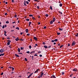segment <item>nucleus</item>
I'll list each match as a JSON object with an SVG mask.
<instances>
[{
	"label": "nucleus",
	"instance_id": "f257e3e1",
	"mask_svg": "<svg viewBox=\"0 0 78 78\" xmlns=\"http://www.w3.org/2000/svg\"><path fill=\"white\" fill-rule=\"evenodd\" d=\"M76 44V43L75 42V41H73L72 43V46H74V45Z\"/></svg>",
	"mask_w": 78,
	"mask_h": 78
},
{
	"label": "nucleus",
	"instance_id": "f03ea898",
	"mask_svg": "<svg viewBox=\"0 0 78 78\" xmlns=\"http://www.w3.org/2000/svg\"><path fill=\"white\" fill-rule=\"evenodd\" d=\"M9 69H12V71H13V70H14V68L13 67H9Z\"/></svg>",
	"mask_w": 78,
	"mask_h": 78
},
{
	"label": "nucleus",
	"instance_id": "7ed1b4c3",
	"mask_svg": "<svg viewBox=\"0 0 78 78\" xmlns=\"http://www.w3.org/2000/svg\"><path fill=\"white\" fill-rule=\"evenodd\" d=\"M4 51H5L4 49H1L0 50V52L2 53H3Z\"/></svg>",
	"mask_w": 78,
	"mask_h": 78
},
{
	"label": "nucleus",
	"instance_id": "20e7f679",
	"mask_svg": "<svg viewBox=\"0 0 78 78\" xmlns=\"http://www.w3.org/2000/svg\"><path fill=\"white\" fill-rule=\"evenodd\" d=\"M51 78H56V77H55V76L52 75V76H51Z\"/></svg>",
	"mask_w": 78,
	"mask_h": 78
},
{
	"label": "nucleus",
	"instance_id": "39448f33",
	"mask_svg": "<svg viewBox=\"0 0 78 78\" xmlns=\"http://www.w3.org/2000/svg\"><path fill=\"white\" fill-rule=\"evenodd\" d=\"M33 38L34 40L36 41H37L38 40L37 37H34Z\"/></svg>",
	"mask_w": 78,
	"mask_h": 78
},
{
	"label": "nucleus",
	"instance_id": "423d86ee",
	"mask_svg": "<svg viewBox=\"0 0 78 78\" xmlns=\"http://www.w3.org/2000/svg\"><path fill=\"white\" fill-rule=\"evenodd\" d=\"M35 53V51H31V52H30V54L31 55H32V53Z\"/></svg>",
	"mask_w": 78,
	"mask_h": 78
},
{
	"label": "nucleus",
	"instance_id": "0eeeda50",
	"mask_svg": "<svg viewBox=\"0 0 78 78\" xmlns=\"http://www.w3.org/2000/svg\"><path fill=\"white\" fill-rule=\"evenodd\" d=\"M55 20H56L55 18H53L52 21L53 22H54L55 21Z\"/></svg>",
	"mask_w": 78,
	"mask_h": 78
},
{
	"label": "nucleus",
	"instance_id": "6e6552de",
	"mask_svg": "<svg viewBox=\"0 0 78 78\" xmlns=\"http://www.w3.org/2000/svg\"><path fill=\"white\" fill-rule=\"evenodd\" d=\"M15 40L16 41H19L20 40V39H19L18 37H17L16 38V39H15Z\"/></svg>",
	"mask_w": 78,
	"mask_h": 78
},
{
	"label": "nucleus",
	"instance_id": "1a4fd4ad",
	"mask_svg": "<svg viewBox=\"0 0 78 78\" xmlns=\"http://www.w3.org/2000/svg\"><path fill=\"white\" fill-rule=\"evenodd\" d=\"M28 31H29V30L28 29H26L25 31L27 33H28Z\"/></svg>",
	"mask_w": 78,
	"mask_h": 78
},
{
	"label": "nucleus",
	"instance_id": "9d476101",
	"mask_svg": "<svg viewBox=\"0 0 78 78\" xmlns=\"http://www.w3.org/2000/svg\"><path fill=\"white\" fill-rule=\"evenodd\" d=\"M53 21H52V20H51V21L50 22V24H52L53 23Z\"/></svg>",
	"mask_w": 78,
	"mask_h": 78
},
{
	"label": "nucleus",
	"instance_id": "9b49d317",
	"mask_svg": "<svg viewBox=\"0 0 78 78\" xmlns=\"http://www.w3.org/2000/svg\"><path fill=\"white\" fill-rule=\"evenodd\" d=\"M18 51L19 52H20V48H18Z\"/></svg>",
	"mask_w": 78,
	"mask_h": 78
},
{
	"label": "nucleus",
	"instance_id": "f8f14e48",
	"mask_svg": "<svg viewBox=\"0 0 78 78\" xmlns=\"http://www.w3.org/2000/svg\"><path fill=\"white\" fill-rule=\"evenodd\" d=\"M44 47L45 48H48V47L46 45H45Z\"/></svg>",
	"mask_w": 78,
	"mask_h": 78
},
{
	"label": "nucleus",
	"instance_id": "ddd939ff",
	"mask_svg": "<svg viewBox=\"0 0 78 78\" xmlns=\"http://www.w3.org/2000/svg\"><path fill=\"white\" fill-rule=\"evenodd\" d=\"M29 16L30 17H33L34 16V15L32 14H30L29 15Z\"/></svg>",
	"mask_w": 78,
	"mask_h": 78
},
{
	"label": "nucleus",
	"instance_id": "4468645a",
	"mask_svg": "<svg viewBox=\"0 0 78 78\" xmlns=\"http://www.w3.org/2000/svg\"><path fill=\"white\" fill-rule=\"evenodd\" d=\"M59 5L60 7H62V3H60L59 4Z\"/></svg>",
	"mask_w": 78,
	"mask_h": 78
},
{
	"label": "nucleus",
	"instance_id": "2eb2a0df",
	"mask_svg": "<svg viewBox=\"0 0 78 78\" xmlns=\"http://www.w3.org/2000/svg\"><path fill=\"white\" fill-rule=\"evenodd\" d=\"M59 30L61 31H63V29H61V28H59Z\"/></svg>",
	"mask_w": 78,
	"mask_h": 78
},
{
	"label": "nucleus",
	"instance_id": "dca6fc26",
	"mask_svg": "<svg viewBox=\"0 0 78 78\" xmlns=\"http://www.w3.org/2000/svg\"><path fill=\"white\" fill-rule=\"evenodd\" d=\"M15 55L17 57H19L20 56L19 55H17L16 54H15Z\"/></svg>",
	"mask_w": 78,
	"mask_h": 78
},
{
	"label": "nucleus",
	"instance_id": "f3484780",
	"mask_svg": "<svg viewBox=\"0 0 78 78\" xmlns=\"http://www.w3.org/2000/svg\"><path fill=\"white\" fill-rule=\"evenodd\" d=\"M73 71H76V70H77V69H74L73 70Z\"/></svg>",
	"mask_w": 78,
	"mask_h": 78
},
{
	"label": "nucleus",
	"instance_id": "a211bd4d",
	"mask_svg": "<svg viewBox=\"0 0 78 78\" xmlns=\"http://www.w3.org/2000/svg\"><path fill=\"white\" fill-rule=\"evenodd\" d=\"M64 74H65V72H62V75H64Z\"/></svg>",
	"mask_w": 78,
	"mask_h": 78
},
{
	"label": "nucleus",
	"instance_id": "6ab92c4d",
	"mask_svg": "<svg viewBox=\"0 0 78 78\" xmlns=\"http://www.w3.org/2000/svg\"><path fill=\"white\" fill-rule=\"evenodd\" d=\"M16 29H17L18 30H20V28L19 27H16Z\"/></svg>",
	"mask_w": 78,
	"mask_h": 78
},
{
	"label": "nucleus",
	"instance_id": "aec40b11",
	"mask_svg": "<svg viewBox=\"0 0 78 78\" xmlns=\"http://www.w3.org/2000/svg\"><path fill=\"white\" fill-rule=\"evenodd\" d=\"M50 9H51V10H53V9H52V7L51 6H50Z\"/></svg>",
	"mask_w": 78,
	"mask_h": 78
},
{
	"label": "nucleus",
	"instance_id": "412c9836",
	"mask_svg": "<svg viewBox=\"0 0 78 78\" xmlns=\"http://www.w3.org/2000/svg\"><path fill=\"white\" fill-rule=\"evenodd\" d=\"M29 48L30 49H31L32 48V47L31 45L29 46Z\"/></svg>",
	"mask_w": 78,
	"mask_h": 78
},
{
	"label": "nucleus",
	"instance_id": "4be33fe9",
	"mask_svg": "<svg viewBox=\"0 0 78 78\" xmlns=\"http://www.w3.org/2000/svg\"><path fill=\"white\" fill-rule=\"evenodd\" d=\"M26 3L27 4H29V2L27 1H26Z\"/></svg>",
	"mask_w": 78,
	"mask_h": 78
},
{
	"label": "nucleus",
	"instance_id": "5701e85b",
	"mask_svg": "<svg viewBox=\"0 0 78 78\" xmlns=\"http://www.w3.org/2000/svg\"><path fill=\"white\" fill-rule=\"evenodd\" d=\"M64 46L63 45H62L60 47V48H61L62 47Z\"/></svg>",
	"mask_w": 78,
	"mask_h": 78
},
{
	"label": "nucleus",
	"instance_id": "b1692460",
	"mask_svg": "<svg viewBox=\"0 0 78 78\" xmlns=\"http://www.w3.org/2000/svg\"><path fill=\"white\" fill-rule=\"evenodd\" d=\"M4 54H5L4 53H3V54L1 53V56L4 55Z\"/></svg>",
	"mask_w": 78,
	"mask_h": 78
},
{
	"label": "nucleus",
	"instance_id": "393cba45",
	"mask_svg": "<svg viewBox=\"0 0 78 78\" xmlns=\"http://www.w3.org/2000/svg\"><path fill=\"white\" fill-rule=\"evenodd\" d=\"M5 23H6L8 24V23H9V21H6Z\"/></svg>",
	"mask_w": 78,
	"mask_h": 78
},
{
	"label": "nucleus",
	"instance_id": "a878e982",
	"mask_svg": "<svg viewBox=\"0 0 78 78\" xmlns=\"http://www.w3.org/2000/svg\"><path fill=\"white\" fill-rule=\"evenodd\" d=\"M57 34L58 35H59L60 34V32H59H59H57Z\"/></svg>",
	"mask_w": 78,
	"mask_h": 78
},
{
	"label": "nucleus",
	"instance_id": "bb28decb",
	"mask_svg": "<svg viewBox=\"0 0 78 78\" xmlns=\"http://www.w3.org/2000/svg\"><path fill=\"white\" fill-rule=\"evenodd\" d=\"M24 5L25 6H27V4H26V2H25V3H24Z\"/></svg>",
	"mask_w": 78,
	"mask_h": 78
},
{
	"label": "nucleus",
	"instance_id": "cd10ccee",
	"mask_svg": "<svg viewBox=\"0 0 78 78\" xmlns=\"http://www.w3.org/2000/svg\"><path fill=\"white\" fill-rule=\"evenodd\" d=\"M45 16H46V17H48V14H46L45 15Z\"/></svg>",
	"mask_w": 78,
	"mask_h": 78
},
{
	"label": "nucleus",
	"instance_id": "c85d7f7f",
	"mask_svg": "<svg viewBox=\"0 0 78 78\" xmlns=\"http://www.w3.org/2000/svg\"><path fill=\"white\" fill-rule=\"evenodd\" d=\"M75 36L76 37H78V34H76Z\"/></svg>",
	"mask_w": 78,
	"mask_h": 78
},
{
	"label": "nucleus",
	"instance_id": "c756f323",
	"mask_svg": "<svg viewBox=\"0 0 78 78\" xmlns=\"http://www.w3.org/2000/svg\"><path fill=\"white\" fill-rule=\"evenodd\" d=\"M26 20H27V21H29L30 20V19H26Z\"/></svg>",
	"mask_w": 78,
	"mask_h": 78
},
{
	"label": "nucleus",
	"instance_id": "7c9ffc66",
	"mask_svg": "<svg viewBox=\"0 0 78 78\" xmlns=\"http://www.w3.org/2000/svg\"><path fill=\"white\" fill-rule=\"evenodd\" d=\"M31 76L30 75H29V76H28V77H27V78H30Z\"/></svg>",
	"mask_w": 78,
	"mask_h": 78
},
{
	"label": "nucleus",
	"instance_id": "2f4dec72",
	"mask_svg": "<svg viewBox=\"0 0 78 78\" xmlns=\"http://www.w3.org/2000/svg\"><path fill=\"white\" fill-rule=\"evenodd\" d=\"M32 19L33 20H35V18H34V17H32Z\"/></svg>",
	"mask_w": 78,
	"mask_h": 78
},
{
	"label": "nucleus",
	"instance_id": "473e14b6",
	"mask_svg": "<svg viewBox=\"0 0 78 78\" xmlns=\"http://www.w3.org/2000/svg\"><path fill=\"white\" fill-rule=\"evenodd\" d=\"M25 60L26 61H27V58H25Z\"/></svg>",
	"mask_w": 78,
	"mask_h": 78
},
{
	"label": "nucleus",
	"instance_id": "72a5a7b5",
	"mask_svg": "<svg viewBox=\"0 0 78 78\" xmlns=\"http://www.w3.org/2000/svg\"><path fill=\"white\" fill-rule=\"evenodd\" d=\"M8 43H10L11 42V41L10 40H8Z\"/></svg>",
	"mask_w": 78,
	"mask_h": 78
},
{
	"label": "nucleus",
	"instance_id": "f704fd0d",
	"mask_svg": "<svg viewBox=\"0 0 78 78\" xmlns=\"http://www.w3.org/2000/svg\"><path fill=\"white\" fill-rule=\"evenodd\" d=\"M37 9H40L39 7L38 6H37Z\"/></svg>",
	"mask_w": 78,
	"mask_h": 78
},
{
	"label": "nucleus",
	"instance_id": "c9c22d12",
	"mask_svg": "<svg viewBox=\"0 0 78 78\" xmlns=\"http://www.w3.org/2000/svg\"><path fill=\"white\" fill-rule=\"evenodd\" d=\"M4 34H6V32L5 30H4Z\"/></svg>",
	"mask_w": 78,
	"mask_h": 78
},
{
	"label": "nucleus",
	"instance_id": "e433bc0d",
	"mask_svg": "<svg viewBox=\"0 0 78 78\" xmlns=\"http://www.w3.org/2000/svg\"><path fill=\"white\" fill-rule=\"evenodd\" d=\"M51 45H50V46H48V48H51Z\"/></svg>",
	"mask_w": 78,
	"mask_h": 78
},
{
	"label": "nucleus",
	"instance_id": "4c0bfd02",
	"mask_svg": "<svg viewBox=\"0 0 78 78\" xmlns=\"http://www.w3.org/2000/svg\"><path fill=\"white\" fill-rule=\"evenodd\" d=\"M26 53L28 54H29L30 53V52L29 51H27L26 52Z\"/></svg>",
	"mask_w": 78,
	"mask_h": 78
},
{
	"label": "nucleus",
	"instance_id": "58836bf2",
	"mask_svg": "<svg viewBox=\"0 0 78 78\" xmlns=\"http://www.w3.org/2000/svg\"><path fill=\"white\" fill-rule=\"evenodd\" d=\"M32 59L33 60L34 59V56H32Z\"/></svg>",
	"mask_w": 78,
	"mask_h": 78
},
{
	"label": "nucleus",
	"instance_id": "ea45409f",
	"mask_svg": "<svg viewBox=\"0 0 78 78\" xmlns=\"http://www.w3.org/2000/svg\"><path fill=\"white\" fill-rule=\"evenodd\" d=\"M31 23H32V22H29V24L31 25Z\"/></svg>",
	"mask_w": 78,
	"mask_h": 78
},
{
	"label": "nucleus",
	"instance_id": "a19ab883",
	"mask_svg": "<svg viewBox=\"0 0 78 78\" xmlns=\"http://www.w3.org/2000/svg\"><path fill=\"white\" fill-rule=\"evenodd\" d=\"M17 15L16 14L15 15L14 17H17Z\"/></svg>",
	"mask_w": 78,
	"mask_h": 78
},
{
	"label": "nucleus",
	"instance_id": "79ce46f5",
	"mask_svg": "<svg viewBox=\"0 0 78 78\" xmlns=\"http://www.w3.org/2000/svg\"><path fill=\"white\" fill-rule=\"evenodd\" d=\"M46 28H47L46 26H44V29H46Z\"/></svg>",
	"mask_w": 78,
	"mask_h": 78
},
{
	"label": "nucleus",
	"instance_id": "37998d69",
	"mask_svg": "<svg viewBox=\"0 0 78 78\" xmlns=\"http://www.w3.org/2000/svg\"><path fill=\"white\" fill-rule=\"evenodd\" d=\"M34 1L35 2H39V1L37 0H34Z\"/></svg>",
	"mask_w": 78,
	"mask_h": 78
},
{
	"label": "nucleus",
	"instance_id": "c03bdc74",
	"mask_svg": "<svg viewBox=\"0 0 78 78\" xmlns=\"http://www.w3.org/2000/svg\"><path fill=\"white\" fill-rule=\"evenodd\" d=\"M36 31V29H35L34 30V31L35 32Z\"/></svg>",
	"mask_w": 78,
	"mask_h": 78
},
{
	"label": "nucleus",
	"instance_id": "a18cd8bd",
	"mask_svg": "<svg viewBox=\"0 0 78 78\" xmlns=\"http://www.w3.org/2000/svg\"><path fill=\"white\" fill-rule=\"evenodd\" d=\"M7 44L8 45H9L10 44V43H9V42H8V43H7Z\"/></svg>",
	"mask_w": 78,
	"mask_h": 78
},
{
	"label": "nucleus",
	"instance_id": "49530a36",
	"mask_svg": "<svg viewBox=\"0 0 78 78\" xmlns=\"http://www.w3.org/2000/svg\"><path fill=\"white\" fill-rule=\"evenodd\" d=\"M58 41V40L57 39H55V42H57Z\"/></svg>",
	"mask_w": 78,
	"mask_h": 78
},
{
	"label": "nucleus",
	"instance_id": "de8ad7c7",
	"mask_svg": "<svg viewBox=\"0 0 78 78\" xmlns=\"http://www.w3.org/2000/svg\"><path fill=\"white\" fill-rule=\"evenodd\" d=\"M5 28V26H2V29H4Z\"/></svg>",
	"mask_w": 78,
	"mask_h": 78
},
{
	"label": "nucleus",
	"instance_id": "09e8293b",
	"mask_svg": "<svg viewBox=\"0 0 78 78\" xmlns=\"http://www.w3.org/2000/svg\"><path fill=\"white\" fill-rule=\"evenodd\" d=\"M44 74V73H41V75H40V76H41V75H42L43 76Z\"/></svg>",
	"mask_w": 78,
	"mask_h": 78
},
{
	"label": "nucleus",
	"instance_id": "8fccbe9b",
	"mask_svg": "<svg viewBox=\"0 0 78 78\" xmlns=\"http://www.w3.org/2000/svg\"><path fill=\"white\" fill-rule=\"evenodd\" d=\"M7 15V13L6 12V13H5V16H6Z\"/></svg>",
	"mask_w": 78,
	"mask_h": 78
},
{
	"label": "nucleus",
	"instance_id": "3c124183",
	"mask_svg": "<svg viewBox=\"0 0 78 78\" xmlns=\"http://www.w3.org/2000/svg\"><path fill=\"white\" fill-rule=\"evenodd\" d=\"M23 49H24L23 48H22V47H21V48H20V50H23Z\"/></svg>",
	"mask_w": 78,
	"mask_h": 78
},
{
	"label": "nucleus",
	"instance_id": "603ef678",
	"mask_svg": "<svg viewBox=\"0 0 78 78\" xmlns=\"http://www.w3.org/2000/svg\"><path fill=\"white\" fill-rule=\"evenodd\" d=\"M45 44H46V43H45L44 42L43 43V44L45 45Z\"/></svg>",
	"mask_w": 78,
	"mask_h": 78
},
{
	"label": "nucleus",
	"instance_id": "864d4df0",
	"mask_svg": "<svg viewBox=\"0 0 78 78\" xmlns=\"http://www.w3.org/2000/svg\"><path fill=\"white\" fill-rule=\"evenodd\" d=\"M73 74L72 73L71 75H70V76L71 77H72V76H73Z\"/></svg>",
	"mask_w": 78,
	"mask_h": 78
},
{
	"label": "nucleus",
	"instance_id": "5fc2aeb1",
	"mask_svg": "<svg viewBox=\"0 0 78 78\" xmlns=\"http://www.w3.org/2000/svg\"><path fill=\"white\" fill-rule=\"evenodd\" d=\"M68 46H70V44H68Z\"/></svg>",
	"mask_w": 78,
	"mask_h": 78
},
{
	"label": "nucleus",
	"instance_id": "6e6d98bb",
	"mask_svg": "<svg viewBox=\"0 0 78 78\" xmlns=\"http://www.w3.org/2000/svg\"><path fill=\"white\" fill-rule=\"evenodd\" d=\"M3 73L2 72L1 73V76L3 75Z\"/></svg>",
	"mask_w": 78,
	"mask_h": 78
},
{
	"label": "nucleus",
	"instance_id": "4d7b16f0",
	"mask_svg": "<svg viewBox=\"0 0 78 78\" xmlns=\"http://www.w3.org/2000/svg\"><path fill=\"white\" fill-rule=\"evenodd\" d=\"M33 73H32L30 75L31 76L33 74Z\"/></svg>",
	"mask_w": 78,
	"mask_h": 78
},
{
	"label": "nucleus",
	"instance_id": "13d9d810",
	"mask_svg": "<svg viewBox=\"0 0 78 78\" xmlns=\"http://www.w3.org/2000/svg\"><path fill=\"white\" fill-rule=\"evenodd\" d=\"M39 69H37V70H36V71L38 72V71L39 70Z\"/></svg>",
	"mask_w": 78,
	"mask_h": 78
},
{
	"label": "nucleus",
	"instance_id": "bf43d9fd",
	"mask_svg": "<svg viewBox=\"0 0 78 78\" xmlns=\"http://www.w3.org/2000/svg\"><path fill=\"white\" fill-rule=\"evenodd\" d=\"M27 36H30V34H27Z\"/></svg>",
	"mask_w": 78,
	"mask_h": 78
},
{
	"label": "nucleus",
	"instance_id": "052dcab7",
	"mask_svg": "<svg viewBox=\"0 0 78 78\" xmlns=\"http://www.w3.org/2000/svg\"><path fill=\"white\" fill-rule=\"evenodd\" d=\"M16 23L15 21H14V22H12V23H13V24H14V23Z\"/></svg>",
	"mask_w": 78,
	"mask_h": 78
},
{
	"label": "nucleus",
	"instance_id": "680f3d73",
	"mask_svg": "<svg viewBox=\"0 0 78 78\" xmlns=\"http://www.w3.org/2000/svg\"><path fill=\"white\" fill-rule=\"evenodd\" d=\"M37 54H35L34 56H37Z\"/></svg>",
	"mask_w": 78,
	"mask_h": 78
},
{
	"label": "nucleus",
	"instance_id": "e2e57ef3",
	"mask_svg": "<svg viewBox=\"0 0 78 78\" xmlns=\"http://www.w3.org/2000/svg\"><path fill=\"white\" fill-rule=\"evenodd\" d=\"M41 53V51H39L38 52V54H40V53Z\"/></svg>",
	"mask_w": 78,
	"mask_h": 78
},
{
	"label": "nucleus",
	"instance_id": "0e129e2a",
	"mask_svg": "<svg viewBox=\"0 0 78 78\" xmlns=\"http://www.w3.org/2000/svg\"><path fill=\"white\" fill-rule=\"evenodd\" d=\"M42 55H39V56L40 57H42Z\"/></svg>",
	"mask_w": 78,
	"mask_h": 78
},
{
	"label": "nucleus",
	"instance_id": "69168bd1",
	"mask_svg": "<svg viewBox=\"0 0 78 78\" xmlns=\"http://www.w3.org/2000/svg\"><path fill=\"white\" fill-rule=\"evenodd\" d=\"M51 41V42H55L54 40H52V41Z\"/></svg>",
	"mask_w": 78,
	"mask_h": 78
},
{
	"label": "nucleus",
	"instance_id": "338daca9",
	"mask_svg": "<svg viewBox=\"0 0 78 78\" xmlns=\"http://www.w3.org/2000/svg\"><path fill=\"white\" fill-rule=\"evenodd\" d=\"M20 40H21V41H24V39H21Z\"/></svg>",
	"mask_w": 78,
	"mask_h": 78
},
{
	"label": "nucleus",
	"instance_id": "774afa93",
	"mask_svg": "<svg viewBox=\"0 0 78 78\" xmlns=\"http://www.w3.org/2000/svg\"><path fill=\"white\" fill-rule=\"evenodd\" d=\"M18 54H21V55H23V53H18Z\"/></svg>",
	"mask_w": 78,
	"mask_h": 78
}]
</instances>
